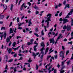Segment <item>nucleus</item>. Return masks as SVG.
Returning <instances> with one entry per match:
<instances>
[{"instance_id": "f257e3e1", "label": "nucleus", "mask_w": 73, "mask_h": 73, "mask_svg": "<svg viewBox=\"0 0 73 73\" xmlns=\"http://www.w3.org/2000/svg\"><path fill=\"white\" fill-rule=\"evenodd\" d=\"M51 16L52 15L50 14H48L47 15V17H48V16L49 17L47 18V19L45 21V23H47L46 25L47 28H48V27H49V21H51V20H50V18L51 17Z\"/></svg>"}, {"instance_id": "f03ea898", "label": "nucleus", "mask_w": 73, "mask_h": 73, "mask_svg": "<svg viewBox=\"0 0 73 73\" xmlns=\"http://www.w3.org/2000/svg\"><path fill=\"white\" fill-rule=\"evenodd\" d=\"M60 57H62V60H63V58H64V53H63V52H62V51H61L60 53Z\"/></svg>"}, {"instance_id": "7ed1b4c3", "label": "nucleus", "mask_w": 73, "mask_h": 73, "mask_svg": "<svg viewBox=\"0 0 73 73\" xmlns=\"http://www.w3.org/2000/svg\"><path fill=\"white\" fill-rule=\"evenodd\" d=\"M40 50L41 51V52L38 55V57H40V55H41V54H42V55L40 57V58H41V59H42V58L43 57V56H44V52H43V51H42V49H40Z\"/></svg>"}, {"instance_id": "20e7f679", "label": "nucleus", "mask_w": 73, "mask_h": 73, "mask_svg": "<svg viewBox=\"0 0 73 73\" xmlns=\"http://www.w3.org/2000/svg\"><path fill=\"white\" fill-rule=\"evenodd\" d=\"M67 30L68 31H71V29H72V27L70 25H67Z\"/></svg>"}, {"instance_id": "39448f33", "label": "nucleus", "mask_w": 73, "mask_h": 73, "mask_svg": "<svg viewBox=\"0 0 73 73\" xmlns=\"http://www.w3.org/2000/svg\"><path fill=\"white\" fill-rule=\"evenodd\" d=\"M41 46H42V49H42V51L43 50H45V48H44V47H45V44H44V42H42L40 44Z\"/></svg>"}, {"instance_id": "423d86ee", "label": "nucleus", "mask_w": 73, "mask_h": 73, "mask_svg": "<svg viewBox=\"0 0 73 73\" xmlns=\"http://www.w3.org/2000/svg\"><path fill=\"white\" fill-rule=\"evenodd\" d=\"M33 56H34V59L36 58V57L37 56V55H38L39 54V52H37L36 54L34 52H33Z\"/></svg>"}, {"instance_id": "0eeeda50", "label": "nucleus", "mask_w": 73, "mask_h": 73, "mask_svg": "<svg viewBox=\"0 0 73 73\" xmlns=\"http://www.w3.org/2000/svg\"><path fill=\"white\" fill-rule=\"evenodd\" d=\"M50 43H52V44L54 43V39L53 38L50 39Z\"/></svg>"}, {"instance_id": "6e6552de", "label": "nucleus", "mask_w": 73, "mask_h": 73, "mask_svg": "<svg viewBox=\"0 0 73 73\" xmlns=\"http://www.w3.org/2000/svg\"><path fill=\"white\" fill-rule=\"evenodd\" d=\"M64 23H67V22H69V20H68L67 19H64L63 20Z\"/></svg>"}, {"instance_id": "1a4fd4ad", "label": "nucleus", "mask_w": 73, "mask_h": 73, "mask_svg": "<svg viewBox=\"0 0 73 73\" xmlns=\"http://www.w3.org/2000/svg\"><path fill=\"white\" fill-rule=\"evenodd\" d=\"M64 61H63V62H62V69H63L64 68H65V66H63V65H64Z\"/></svg>"}, {"instance_id": "9d476101", "label": "nucleus", "mask_w": 73, "mask_h": 73, "mask_svg": "<svg viewBox=\"0 0 73 73\" xmlns=\"http://www.w3.org/2000/svg\"><path fill=\"white\" fill-rule=\"evenodd\" d=\"M12 52V48H10L8 50V53L9 54L11 53Z\"/></svg>"}, {"instance_id": "9b49d317", "label": "nucleus", "mask_w": 73, "mask_h": 73, "mask_svg": "<svg viewBox=\"0 0 73 73\" xmlns=\"http://www.w3.org/2000/svg\"><path fill=\"white\" fill-rule=\"evenodd\" d=\"M3 8H5L4 9V11L3 12H4V11H5V10L7 9V5H3Z\"/></svg>"}, {"instance_id": "f8f14e48", "label": "nucleus", "mask_w": 73, "mask_h": 73, "mask_svg": "<svg viewBox=\"0 0 73 73\" xmlns=\"http://www.w3.org/2000/svg\"><path fill=\"white\" fill-rule=\"evenodd\" d=\"M6 34H7V32L6 31H5L4 32V39L5 40V38H6V37H7Z\"/></svg>"}, {"instance_id": "ddd939ff", "label": "nucleus", "mask_w": 73, "mask_h": 73, "mask_svg": "<svg viewBox=\"0 0 73 73\" xmlns=\"http://www.w3.org/2000/svg\"><path fill=\"white\" fill-rule=\"evenodd\" d=\"M49 50V48L47 47L45 50V52L44 53V54L45 55L46 54V53L48 52V50Z\"/></svg>"}, {"instance_id": "4468645a", "label": "nucleus", "mask_w": 73, "mask_h": 73, "mask_svg": "<svg viewBox=\"0 0 73 73\" xmlns=\"http://www.w3.org/2000/svg\"><path fill=\"white\" fill-rule=\"evenodd\" d=\"M24 24V22H23L22 23H18V27H21V25H23V24Z\"/></svg>"}, {"instance_id": "2eb2a0df", "label": "nucleus", "mask_w": 73, "mask_h": 73, "mask_svg": "<svg viewBox=\"0 0 73 73\" xmlns=\"http://www.w3.org/2000/svg\"><path fill=\"white\" fill-rule=\"evenodd\" d=\"M37 45H36L34 46V51H35V52H36V50H37V48H36V47H37Z\"/></svg>"}, {"instance_id": "dca6fc26", "label": "nucleus", "mask_w": 73, "mask_h": 73, "mask_svg": "<svg viewBox=\"0 0 73 73\" xmlns=\"http://www.w3.org/2000/svg\"><path fill=\"white\" fill-rule=\"evenodd\" d=\"M14 6L13 5V4H11V7H10V10H11V11H12Z\"/></svg>"}, {"instance_id": "f3484780", "label": "nucleus", "mask_w": 73, "mask_h": 73, "mask_svg": "<svg viewBox=\"0 0 73 73\" xmlns=\"http://www.w3.org/2000/svg\"><path fill=\"white\" fill-rule=\"evenodd\" d=\"M4 18V15H2L0 16V19H3Z\"/></svg>"}, {"instance_id": "a211bd4d", "label": "nucleus", "mask_w": 73, "mask_h": 73, "mask_svg": "<svg viewBox=\"0 0 73 73\" xmlns=\"http://www.w3.org/2000/svg\"><path fill=\"white\" fill-rule=\"evenodd\" d=\"M13 31H13L12 30V29L11 28L10 29V33H13Z\"/></svg>"}, {"instance_id": "6ab92c4d", "label": "nucleus", "mask_w": 73, "mask_h": 73, "mask_svg": "<svg viewBox=\"0 0 73 73\" xmlns=\"http://www.w3.org/2000/svg\"><path fill=\"white\" fill-rule=\"evenodd\" d=\"M10 41V39L9 38L7 37L6 39V41L7 42H9Z\"/></svg>"}, {"instance_id": "aec40b11", "label": "nucleus", "mask_w": 73, "mask_h": 73, "mask_svg": "<svg viewBox=\"0 0 73 73\" xmlns=\"http://www.w3.org/2000/svg\"><path fill=\"white\" fill-rule=\"evenodd\" d=\"M24 5H25V3L23 4V5H22L20 9L21 11H22V9H23V6Z\"/></svg>"}, {"instance_id": "412c9836", "label": "nucleus", "mask_w": 73, "mask_h": 73, "mask_svg": "<svg viewBox=\"0 0 73 73\" xmlns=\"http://www.w3.org/2000/svg\"><path fill=\"white\" fill-rule=\"evenodd\" d=\"M52 50V49L51 48V49H50V50H49V54H50V53H52V52H53V51H54V50Z\"/></svg>"}, {"instance_id": "4be33fe9", "label": "nucleus", "mask_w": 73, "mask_h": 73, "mask_svg": "<svg viewBox=\"0 0 73 73\" xmlns=\"http://www.w3.org/2000/svg\"><path fill=\"white\" fill-rule=\"evenodd\" d=\"M62 37H63V36H62L61 37L59 36H58L57 38V41H58V40H60V39L61 38H62Z\"/></svg>"}, {"instance_id": "5701e85b", "label": "nucleus", "mask_w": 73, "mask_h": 73, "mask_svg": "<svg viewBox=\"0 0 73 73\" xmlns=\"http://www.w3.org/2000/svg\"><path fill=\"white\" fill-rule=\"evenodd\" d=\"M8 58V56L7 55H6L5 56L4 59H5L7 60Z\"/></svg>"}, {"instance_id": "b1692460", "label": "nucleus", "mask_w": 73, "mask_h": 73, "mask_svg": "<svg viewBox=\"0 0 73 73\" xmlns=\"http://www.w3.org/2000/svg\"><path fill=\"white\" fill-rule=\"evenodd\" d=\"M50 35H52V32H51L50 31L49 32L48 34V37H50Z\"/></svg>"}, {"instance_id": "393cba45", "label": "nucleus", "mask_w": 73, "mask_h": 73, "mask_svg": "<svg viewBox=\"0 0 73 73\" xmlns=\"http://www.w3.org/2000/svg\"><path fill=\"white\" fill-rule=\"evenodd\" d=\"M73 19L71 18V26H73Z\"/></svg>"}, {"instance_id": "a878e982", "label": "nucleus", "mask_w": 73, "mask_h": 73, "mask_svg": "<svg viewBox=\"0 0 73 73\" xmlns=\"http://www.w3.org/2000/svg\"><path fill=\"white\" fill-rule=\"evenodd\" d=\"M15 45H16V42H14L13 43L12 46L13 47H15Z\"/></svg>"}, {"instance_id": "bb28decb", "label": "nucleus", "mask_w": 73, "mask_h": 73, "mask_svg": "<svg viewBox=\"0 0 73 73\" xmlns=\"http://www.w3.org/2000/svg\"><path fill=\"white\" fill-rule=\"evenodd\" d=\"M34 41V40H33V39H32L30 40V42L32 44H33V41Z\"/></svg>"}, {"instance_id": "cd10ccee", "label": "nucleus", "mask_w": 73, "mask_h": 73, "mask_svg": "<svg viewBox=\"0 0 73 73\" xmlns=\"http://www.w3.org/2000/svg\"><path fill=\"white\" fill-rule=\"evenodd\" d=\"M17 23H19L20 22V19L18 17L17 19Z\"/></svg>"}, {"instance_id": "c85d7f7f", "label": "nucleus", "mask_w": 73, "mask_h": 73, "mask_svg": "<svg viewBox=\"0 0 73 73\" xmlns=\"http://www.w3.org/2000/svg\"><path fill=\"white\" fill-rule=\"evenodd\" d=\"M63 29H67V27H66V25H65L63 27Z\"/></svg>"}, {"instance_id": "c756f323", "label": "nucleus", "mask_w": 73, "mask_h": 73, "mask_svg": "<svg viewBox=\"0 0 73 73\" xmlns=\"http://www.w3.org/2000/svg\"><path fill=\"white\" fill-rule=\"evenodd\" d=\"M67 7V8H70V5L69 4H66V5H65Z\"/></svg>"}, {"instance_id": "7c9ffc66", "label": "nucleus", "mask_w": 73, "mask_h": 73, "mask_svg": "<svg viewBox=\"0 0 73 73\" xmlns=\"http://www.w3.org/2000/svg\"><path fill=\"white\" fill-rule=\"evenodd\" d=\"M13 60V59H11V60L8 61V62H12Z\"/></svg>"}, {"instance_id": "2f4dec72", "label": "nucleus", "mask_w": 73, "mask_h": 73, "mask_svg": "<svg viewBox=\"0 0 73 73\" xmlns=\"http://www.w3.org/2000/svg\"><path fill=\"white\" fill-rule=\"evenodd\" d=\"M27 44L28 45H32V43L30 42H29L27 43Z\"/></svg>"}, {"instance_id": "473e14b6", "label": "nucleus", "mask_w": 73, "mask_h": 73, "mask_svg": "<svg viewBox=\"0 0 73 73\" xmlns=\"http://www.w3.org/2000/svg\"><path fill=\"white\" fill-rule=\"evenodd\" d=\"M35 32H38V28H36L35 29Z\"/></svg>"}, {"instance_id": "72a5a7b5", "label": "nucleus", "mask_w": 73, "mask_h": 73, "mask_svg": "<svg viewBox=\"0 0 73 73\" xmlns=\"http://www.w3.org/2000/svg\"><path fill=\"white\" fill-rule=\"evenodd\" d=\"M66 3V1L65 0L63 2V4L64 5H65Z\"/></svg>"}, {"instance_id": "f704fd0d", "label": "nucleus", "mask_w": 73, "mask_h": 73, "mask_svg": "<svg viewBox=\"0 0 73 73\" xmlns=\"http://www.w3.org/2000/svg\"><path fill=\"white\" fill-rule=\"evenodd\" d=\"M5 27H2L1 28V30H5Z\"/></svg>"}, {"instance_id": "c9c22d12", "label": "nucleus", "mask_w": 73, "mask_h": 73, "mask_svg": "<svg viewBox=\"0 0 73 73\" xmlns=\"http://www.w3.org/2000/svg\"><path fill=\"white\" fill-rule=\"evenodd\" d=\"M18 29H20V30H21V29H23V28L21 27H18Z\"/></svg>"}, {"instance_id": "e433bc0d", "label": "nucleus", "mask_w": 73, "mask_h": 73, "mask_svg": "<svg viewBox=\"0 0 73 73\" xmlns=\"http://www.w3.org/2000/svg\"><path fill=\"white\" fill-rule=\"evenodd\" d=\"M29 62H32V60H31V58H29V60L28 61Z\"/></svg>"}, {"instance_id": "4c0bfd02", "label": "nucleus", "mask_w": 73, "mask_h": 73, "mask_svg": "<svg viewBox=\"0 0 73 73\" xmlns=\"http://www.w3.org/2000/svg\"><path fill=\"white\" fill-rule=\"evenodd\" d=\"M41 33L42 35H44V30H42L41 32Z\"/></svg>"}, {"instance_id": "58836bf2", "label": "nucleus", "mask_w": 73, "mask_h": 73, "mask_svg": "<svg viewBox=\"0 0 73 73\" xmlns=\"http://www.w3.org/2000/svg\"><path fill=\"white\" fill-rule=\"evenodd\" d=\"M34 35H35L36 36V37H39V35H38V34H37V33H34Z\"/></svg>"}, {"instance_id": "ea45409f", "label": "nucleus", "mask_w": 73, "mask_h": 73, "mask_svg": "<svg viewBox=\"0 0 73 73\" xmlns=\"http://www.w3.org/2000/svg\"><path fill=\"white\" fill-rule=\"evenodd\" d=\"M26 30L27 32H28V31H30V30H29V28H26Z\"/></svg>"}, {"instance_id": "a19ab883", "label": "nucleus", "mask_w": 73, "mask_h": 73, "mask_svg": "<svg viewBox=\"0 0 73 73\" xmlns=\"http://www.w3.org/2000/svg\"><path fill=\"white\" fill-rule=\"evenodd\" d=\"M54 56L55 59H57V55H54Z\"/></svg>"}, {"instance_id": "79ce46f5", "label": "nucleus", "mask_w": 73, "mask_h": 73, "mask_svg": "<svg viewBox=\"0 0 73 73\" xmlns=\"http://www.w3.org/2000/svg\"><path fill=\"white\" fill-rule=\"evenodd\" d=\"M16 69H17V68L15 67L14 69V71L15 72H16Z\"/></svg>"}, {"instance_id": "37998d69", "label": "nucleus", "mask_w": 73, "mask_h": 73, "mask_svg": "<svg viewBox=\"0 0 73 73\" xmlns=\"http://www.w3.org/2000/svg\"><path fill=\"white\" fill-rule=\"evenodd\" d=\"M34 44H36V45L37 46V45H38V43H37V42H36V41H35L34 43Z\"/></svg>"}, {"instance_id": "c03bdc74", "label": "nucleus", "mask_w": 73, "mask_h": 73, "mask_svg": "<svg viewBox=\"0 0 73 73\" xmlns=\"http://www.w3.org/2000/svg\"><path fill=\"white\" fill-rule=\"evenodd\" d=\"M52 66H50L47 69L48 70H50V68H52Z\"/></svg>"}, {"instance_id": "a18cd8bd", "label": "nucleus", "mask_w": 73, "mask_h": 73, "mask_svg": "<svg viewBox=\"0 0 73 73\" xmlns=\"http://www.w3.org/2000/svg\"><path fill=\"white\" fill-rule=\"evenodd\" d=\"M1 49H4V45H2L1 47Z\"/></svg>"}, {"instance_id": "49530a36", "label": "nucleus", "mask_w": 73, "mask_h": 73, "mask_svg": "<svg viewBox=\"0 0 73 73\" xmlns=\"http://www.w3.org/2000/svg\"><path fill=\"white\" fill-rule=\"evenodd\" d=\"M59 21H63V20L62 18H61L59 19Z\"/></svg>"}, {"instance_id": "de8ad7c7", "label": "nucleus", "mask_w": 73, "mask_h": 73, "mask_svg": "<svg viewBox=\"0 0 73 73\" xmlns=\"http://www.w3.org/2000/svg\"><path fill=\"white\" fill-rule=\"evenodd\" d=\"M38 68V66H37V64H36V69L37 70Z\"/></svg>"}, {"instance_id": "09e8293b", "label": "nucleus", "mask_w": 73, "mask_h": 73, "mask_svg": "<svg viewBox=\"0 0 73 73\" xmlns=\"http://www.w3.org/2000/svg\"><path fill=\"white\" fill-rule=\"evenodd\" d=\"M62 48L63 50H64V49H65V47L63 46H62Z\"/></svg>"}, {"instance_id": "8fccbe9b", "label": "nucleus", "mask_w": 73, "mask_h": 73, "mask_svg": "<svg viewBox=\"0 0 73 73\" xmlns=\"http://www.w3.org/2000/svg\"><path fill=\"white\" fill-rule=\"evenodd\" d=\"M49 65H50V64H47V65L46 66L45 68H47V67L48 66H49Z\"/></svg>"}, {"instance_id": "3c124183", "label": "nucleus", "mask_w": 73, "mask_h": 73, "mask_svg": "<svg viewBox=\"0 0 73 73\" xmlns=\"http://www.w3.org/2000/svg\"><path fill=\"white\" fill-rule=\"evenodd\" d=\"M69 51H67L66 52V56H67L68 55V53H69Z\"/></svg>"}, {"instance_id": "603ef678", "label": "nucleus", "mask_w": 73, "mask_h": 73, "mask_svg": "<svg viewBox=\"0 0 73 73\" xmlns=\"http://www.w3.org/2000/svg\"><path fill=\"white\" fill-rule=\"evenodd\" d=\"M27 4H29V6H31V3H30V2H28Z\"/></svg>"}, {"instance_id": "864d4df0", "label": "nucleus", "mask_w": 73, "mask_h": 73, "mask_svg": "<svg viewBox=\"0 0 73 73\" xmlns=\"http://www.w3.org/2000/svg\"><path fill=\"white\" fill-rule=\"evenodd\" d=\"M3 36H4V35H2L0 36V37L1 38V40H2V39H3V38H3Z\"/></svg>"}, {"instance_id": "5fc2aeb1", "label": "nucleus", "mask_w": 73, "mask_h": 73, "mask_svg": "<svg viewBox=\"0 0 73 73\" xmlns=\"http://www.w3.org/2000/svg\"><path fill=\"white\" fill-rule=\"evenodd\" d=\"M69 15H68L65 17V19H67V18H69Z\"/></svg>"}, {"instance_id": "6e6d98bb", "label": "nucleus", "mask_w": 73, "mask_h": 73, "mask_svg": "<svg viewBox=\"0 0 73 73\" xmlns=\"http://www.w3.org/2000/svg\"><path fill=\"white\" fill-rule=\"evenodd\" d=\"M54 73H57L56 70V69H55L54 71Z\"/></svg>"}, {"instance_id": "4d7b16f0", "label": "nucleus", "mask_w": 73, "mask_h": 73, "mask_svg": "<svg viewBox=\"0 0 73 73\" xmlns=\"http://www.w3.org/2000/svg\"><path fill=\"white\" fill-rule=\"evenodd\" d=\"M58 33H56V34H55V36H54V37H56V36H57V35H58Z\"/></svg>"}, {"instance_id": "13d9d810", "label": "nucleus", "mask_w": 73, "mask_h": 73, "mask_svg": "<svg viewBox=\"0 0 73 73\" xmlns=\"http://www.w3.org/2000/svg\"><path fill=\"white\" fill-rule=\"evenodd\" d=\"M64 72H65V70H61V71H60V73H64Z\"/></svg>"}, {"instance_id": "bf43d9fd", "label": "nucleus", "mask_w": 73, "mask_h": 73, "mask_svg": "<svg viewBox=\"0 0 73 73\" xmlns=\"http://www.w3.org/2000/svg\"><path fill=\"white\" fill-rule=\"evenodd\" d=\"M23 32H24V33H26V31H25V29H23Z\"/></svg>"}, {"instance_id": "052dcab7", "label": "nucleus", "mask_w": 73, "mask_h": 73, "mask_svg": "<svg viewBox=\"0 0 73 73\" xmlns=\"http://www.w3.org/2000/svg\"><path fill=\"white\" fill-rule=\"evenodd\" d=\"M70 60H69L67 62V65H69V63H70Z\"/></svg>"}, {"instance_id": "680f3d73", "label": "nucleus", "mask_w": 73, "mask_h": 73, "mask_svg": "<svg viewBox=\"0 0 73 73\" xmlns=\"http://www.w3.org/2000/svg\"><path fill=\"white\" fill-rule=\"evenodd\" d=\"M18 49V48H14V50H17V49Z\"/></svg>"}, {"instance_id": "e2e57ef3", "label": "nucleus", "mask_w": 73, "mask_h": 73, "mask_svg": "<svg viewBox=\"0 0 73 73\" xmlns=\"http://www.w3.org/2000/svg\"><path fill=\"white\" fill-rule=\"evenodd\" d=\"M57 66L58 68H60V65H59V64H58Z\"/></svg>"}, {"instance_id": "0e129e2a", "label": "nucleus", "mask_w": 73, "mask_h": 73, "mask_svg": "<svg viewBox=\"0 0 73 73\" xmlns=\"http://www.w3.org/2000/svg\"><path fill=\"white\" fill-rule=\"evenodd\" d=\"M29 24H32V22H31V21H29Z\"/></svg>"}, {"instance_id": "69168bd1", "label": "nucleus", "mask_w": 73, "mask_h": 73, "mask_svg": "<svg viewBox=\"0 0 73 73\" xmlns=\"http://www.w3.org/2000/svg\"><path fill=\"white\" fill-rule=\"evenodd\" d=\"M46 69H43V70H44V72H46Z\"/></svg>"}, {"instance_id": "338daca9", "label": "nucleus", "mask_w": 73, "mask_h": 73, "mask_svg": "<svg viewBox=\"0 0 73 73\" xmlns=\"http://www.w3.org/2000/svg\"><path fill=\"white\" fill-rule=\"evenodd\" d=\"M72 42H69L68 43V44H72Z\"/></svg>"}, {"instance_id": "774afa93", "label": "nucleus", "mask_w": 73, "mask_h": 73, "mask_svg": "<svg viewBox=\"0 0 73 73\" xmlns=\"http://www.w3.org/2000/svg\"><path fill=\"white\" fill-rule=\"evenodd\" d=\"M58 6V7H61V4L60 3L59 4Z\"/></svg>"}]
</instances>
